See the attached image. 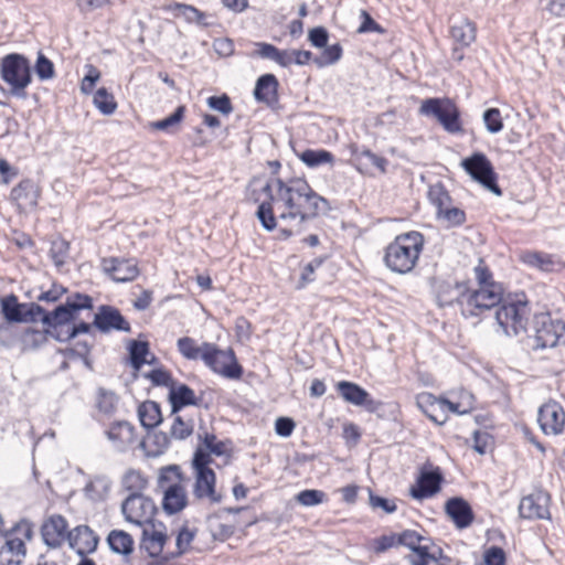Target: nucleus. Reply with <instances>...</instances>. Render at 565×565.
<instances>
[{
  "label": "nucleus",
  "mask_w": 565,
  "mask_h": 565,
  "mask_svg": "<svg viewBox=\"0 0 565 565\" xmlns=\"http://www.w3.org/2000/svg\"><path fill=\"white\" fill-rule=\"evenodd\" d=\"M260 190L265 200L259 203L256 216L268 232L281 223L280 236L284 238L300 233L305 223L329 209L328 201L305 179L285 181L276 178L266 182Z\"/></svg>",
  "instance_id": "nucleus-1"
},
{
  "label": "nucleus",
  "mask_w": 565,
  "mask_h": 565,
  "mask_svg": "<svg viewBox=\"0 0 565 565\" xmlns=\"http://www.w3.org/2000/svg\"><path fill=\"white\" fill-rule=\"evenodd\" d=\"M424 243L423 234L416 231L397 235L385 248L383 256L385 266L396 274L411 273L417 265Z\"/></svg>",
  "instance_id": "nucleus-2"
},
{
  "label": "nucleus",
  "mask_w": 565,
  "mask_h": 565,
  "mask_svg": "<svg viewBox=\"0 0 565 565\" xmlns=\"http://www.w3.org/2000/svg\"><path fill=\"white\" fill-rule=\"evenodd\" d=\"M1 78L10 86V94L25 99V88L32 82L31 65L26 57L18 53L6 55L1 61Z\"/></svg>",
  "instance_id": "nucleus-3"
},
{
  "label": "nucleus",
  "mask_w": 565,
  "mask_h": 565,
  "mask_svg": "<svg viewBox=\"0 0 565 565\" xmlns=\"http://www.w3.org/2000/svg\"><path fill=\"white\" fill-rule=\"evenodd\" d=\"M503 288L500 284H490L477 290L466 289L462 299V316L465 318L479 317L502 302Z\"/></svg>",
  "instance_id": "nucleus-4"
},
{
  "label": "nucleus",
  "mask_w": 565,
  "mask_h": 565,
  "mask_svg": "<svg viewBox=\"0 0 565 565\" xmlns=\"http://www.w3.org/2000/svg\"><path fill=\"white\" fill-rule=\"evenodd\" d=\"M202 361L223 377L238 380L243 375V367L238 364L232 349L221 350L214 343L204 342Z\"/></svg>",
  "instance_id": "nucleus-5"
},
{
  "label": "nucleus",
  "mask_w": 565,
  "mask_h": 565,
  "mask_svg": "<svg viewBox=\"0 0 565 565\" xmlns=\"http://www.w3.org/2000/svg\"><path fill=\"white\" fill-rule=\"evenodd\" d=\"M419 113L434 117L447 132L459 134L462 131L460 111L448 98H427L422 103Z\"/></svg>",
  "instance_id": "nucleus-6"
},
{
  "label": "nucleus",
  "mask_w": 565,
  "mask_h": 565,
  "mask_svg": "<svg viewBox=\"0 0 565 565\" xmlns=\"http://www.w3.org/2000/svg\"><path fill=\"white\" fill-rule=\"evenodd\" d=\"M533 350L555 348L565 333V323L559 319H553L550 313L534 316L533 323Z\"/></svg>",
  "instance_id": "nucleus-7"
},
{
  "label": "nucleus",
  "mask_w": 565,
  "mask_h": 565,
  "mask_svg": "<svg viewBox=\"0 0 565 565\" xmlns=\"http://www.w3.org/2000/svg\"><path fill=\"white\" fill-rule=\"evenodd\" d=\"M530 308L526 301L501 302L495 320L507 335H518L526 330Z\"/></svg>",
  "instance_id": "nucleus-8"
},
{
  "label": "nucleus",
  "mask_w": 565,
  "mask_h": 565,
  "mask_svg": "<svg viewBox=\"0 0 565 565\" xmlns=\"http://www.w3.org/2000/svg\"><path fill=\"white\" fill-rule=\"evenodd\" d=\"M461 166L465 171L477 182L482 184L487 190L497 195H501V189L497 183V175L492 163L482 152H476L463 159Z\"/></svg>",
  "instance_id": "nucleus-9"
},
{
  "label": "nucleus",
  "mask_w": 565,
  "mask_h": 565,
  "mask_svg": "<svg viewBox=\"0 0 565 565\" xmlns=\"http://www.w3.org/2000/svg\"><path fill=\"white\" fill-rule=\"evenodd\" d=\"M153 503L140 493H130L121 504V511L128 522L142 525L153 514Z\"/></svg>",
  "instance_id": "nucleus-10"
},
{
  "label": "nucleus",
  "mask_w": 565,
  "mask_h": 565,
  "mask_svg": "<svg viewBox=\"0 0 565 565\" xmlns=\"http://www.w3.org/2000/svg\"><path fill=\"white\" fill-rule=\"evenodd\" d=\"M537 422L545 435H561L565 427V412L555 401L547 402L539 408Z\"/></svg>",
  "instance_id": "nucleus-11"
},
{
  "label": "nucleus",
  "mask_w": 565,
  "mask_h": 565,
  "mask_svg": "<svg viewBox=\"0 0 565 565\" xmlns=\"http://www.w3.org/2000/svg\"><path fill=\"white\" fill-rule=\"evenodd\" d=\"M444 477L440 468L426 462L417 479V487L413 488L411 493L415 499L429 498L439 492Z\"/></svg>",
  "instance_id": "nucleus-12"
},
{
  "label": "nucleus",
  "mask_w": 565,
  "mask_h": 565,
  "mask_svg": "<svg viewBox=\"0 0 565 565\" xmlns=\"http://www.w3.org/2000/svg\"><path fill=\"white\" fill-rule=\"evenodd\" d=\"M94 326L104 333L111 330L130 331V324L120 313V311L111 306L103 305L94 317Z\"/></svg>",
  "instance_id": "nucleus-13"
},
{
  "label": "nucleus",
  "mask_w": 565,
  "mask_h": 565,
  "mask_svg": "<svg viewBox=\"0 0 565 565\" xmlns=\"http://www.w3.org/2000/svg\"><path fill=\"white\" fill-rule=\"evenodd\" d=\"M550 495L544 491H537L523 497L519 504V513L523 519H548Z\"/></svg>",
  "instance_id": "nucleus-14"
},
{
  "label": "nucleus",
  "mask_w": 565,
  "mask_h": 565,
  "mask_svg": "<svg viewBox=\"0 0 565 565\" xmlns=\"http://www.w3.org/2000/svg\"><path fill=\"white\" fill-rule=\"evenodd\" d=\"M337 391L347 403L363 406L369 412H374L379 406V403L370 396L369 392L356 383L340 381L337 383Z\"/></svg>",
  "instance_id": "nucleus-15"
},
{
  "label": "nucleus",
  "mask_w": 565,
  "mask_h": 565,
  "mask_svg": "<svg viewBox=\"0 0 565 565\" xmlns=\"http://www.w3.org/2000/svg\"><path fill=\"white\" fill-rule=\"evenodd\" d=\"M103 268L117 282L131 281L139 275V268L135 259L105 258L103 259Z\"/></svg>",
  "instance_id": "nucleus-16"
},
{
  "label": "nucleus",
  "mask_w": 565,
  "mask_h": 565,
  "mask_svg": "<svg viewBox=\"0 0 565 565\" xmlns=\"http://www.w3.org/2000/svg\"><path fill=\"white\" fill-rule=\"evenodd\" d=\"M433 288L439 307L451 306L454 302H457L462 311V299L466 296L467 289L465 284L435 280Z\"/></svg>",
  "instance_id": "nucleus-17"
},
{
  "label": "nucleus",
  "mask_w": 565,
  "mask_h": 565,
  "mask_svg": "<svg viewBox=\"0 0 565 565\" xmlns=\"http://www.w3.org/2000/svg\"><path fill=\"white\" fill-rule=\"evenodd\" d=\"M70 546L81 556L96 551L98 536L87 525H78L67 534Z\"/></svg>",
  "instance_id": "nucleus-18"
},
{
  "label": "nucleus",
  "mask_w": 565,
  "mask_h": 565,
  "mask_svg": "<svg viewBox=\"0 0 565 565\" xmlns=\"http://www.w3.org/2000/svg\"><path fill=\"white\" fill-rule=\"evenodd\" d=\"M67 534V522L60 514L50 516L41 527L44 544L52 548L60 547Z\"/></svg>",
  "instance_id": "nucleus-19"
},
{
  "label": "nucleus",
  "mask_w": 565,
  "mask_h": 565,
  "mask_svg": "<svg viewBox=\"0 0 565 565\" xmlns=\"http://www.w3.org/2000/svg\"><path fill=\"white\" fill-rule=\"evenodd\" d=\"M416 405L435 424L444 425L448 415L445 412V402L437 398L434 394L424 392L417 395Z\"/></svg>",
  "instance_id": "nucleus-20"
},
{
  "label": "nucleus",
  "mask_w": 565,
  "mask_h": 565,
  "mask_svg": "<svg viewBox=\"0 0 565 565\" xmlns=\"http://www.w3.org/2000/svg\"><path fill=\"white\" fill-rule=\"evenodd\" d=\"M33 311L40 317L41 321L49 328H55L58 326H71V322L76 319V312L67 307V303L57 306L53 311H46L41 306H33Z\"/></svg>",
  "instance_id": "nucleus-21"
},
{
  "label": "nucleus",
  "mask_w": 565,
  "mask_h": 565,
  "mask_svg": "<svg viewBox=\"0 0 565 565\" xmlns=\"http://www.w3.org/2000/svg\"><path fill=\"white\" fill-rule=\"evenodd\" d=\"M445 511L458 529L468 527L473 521L470 504L460 497L449 499L445 504Z\"/></svg>",
  "instance_id": "nucleus-22"
},
{
  "label": "nucleus",
  "mask_w": 565,
  "mask_h": 565,
  "mask_svg": "<svg viewBox=\"0 0 565 565\" xmlns=\"http://www.w3.org/2000/svg\"><path fill=\"white\" fill-rule=\"evenodd\" d=\"M106 435L118 451H125L136 439L135 427L126 420H119L110 425Z\"/></svg>",
  "instance_id": "nucleus-23"
},
{
  "label": "nucleus",
  "mask_w": 565,
  "mask_h": 565,
  "mask_svg": "<svg viewBox=\"0 0 565 565\" xmlns=\"http://www.w3.org/2000/svg\"><path fill=\"white\" fill-rule=\"evenodd\" d=\"M216 477L213 470L195 471L193 493L198 499H209L213 503L221 501L222 497L215 492Z\"/></svg>",
  "instance_id": "nucleus-24"
},
{
  "label": "nucleus",
  "mask_w": 565,
  "mask_h": 565,
  "mask_svg": "<svg viewBox=\"0 0 565 565\" xmlns=\"http://www.w3.org/2000/svg\"><path fill=\"white\" fill-rule=\"evenodd\" d=\"M278 79L274 74H264L258 77L254 88V97L267 106L278 103Z\"/></svg>",
  "instance_id": "nucleus-25"
},
{
  "label": "nucleus",
  "mask_w": 565,
  "mask_h": 565,
  "mask_svg": "<svg viewBox=\"0 0 565 565\" xmlns=\"http://www.w3.org/2000/svg\"><path fill=\"white\" fill-rule=\"evenodd\" d=\"M169 402L171 404L172 414H178L185 406L199 405V399L196 398L194 391L185 384H180L170 388Z\"/></svg>",
  "instance_id": "nucleus-26"
},
{
  "label": "nucleus",
  "mask_w": 565,
  "mask_h": 565,
  "mask_svg": "<svg viewBox=\"0 0 565 565\" xmlns=\"http://www.w3.org/2000/svg\"><path fill=\"white\" fill-rule=\"evenodd\" d=\"M476 25L467 18H458L450 26L451 39L461 47L469 46L476 40Z\"/></svg>",
  "instance_id": "nucleus-27"
},
{
  "label": "nucleus",
  "mask_w": 565,
  "mask_h": 565,
  "mask_svg": "<svg viewBox=\"0 0 565 565\" xmlns=\"http://www.w3.org/2000/svg\"><path fill=\"white\" fill-rule=\"evenodd\" d=\"M186 493L180 483H172L164 489L162 507L168 514H174L185 508Z\"/></svg>",
  "instance_id": "nucleus-28"
},
{
  "label": "nucleus",
  "mask_w": 565,
  "mask_h": 565,
  "mask_svg": "<svg viewBox=\"0 0 565 565\" xmlns=\"http://www.w3.org/2000/svg\"><path fill=\"white\" fill-rule=\"evenodd\" d=\"M166 540V534L154 530L153 525L147 526L142 530L141 547L145 548L151 557H156L162 552Z\"/></svg>",
  "instance_id": "nucleus-29"
},
{
  "label": "nucleus",
  "mask_w": 565,
  "mask_h": 565,
  "mask_svg": "<svg viewBox=\"0 0 565 565\" xmlns=\"http://www.w3.org/2000/svg\"><path fill=\"white\" fill-rule=\"evenodd\" d=\"M138 416L141 425L147 428H154L162 422L160 405L154 401H146L138 407Z\"/></svg>",
  "instance_id": "nucleus-30"
},
{
  "label": "nucleus",
  "mask_w": 565,
  "mask_h": 565,
  "mask_svg": "<svg viewBox=\"0 0 565 565\" xmlns=\"http://www.w3.org/2000/svg\"><path fill=\"white\" fill-rule=\"evenodd\" d=\"M111 481L106 476H95L85 486V495L95 502L103 501L110 491Z\"/></svg>",
  "instance_id": "nucleus-31"
},
{
  "label": "nucleus",
  "mask_w": 565,
  "mask_h": 565,
  "mask_svg": "<svg viewBox=\"0 0 565 565\" xmlns=\"http://www.w3.org/2000/svg\"><path fill=\"white\" fill-rule=\"evenodd\" d=\"M109 548L117 554L129 555L134 551V540L125 531L113 530L107 536Z\"/></svg>",
  "instance_id": "nucleus-32"
},
{
  "label": "nucleus",
  "mask_w": 565,
  "mask_h": 565,
  "mask_svg": "<svg viewBox=\"0 0 565 565\" xmlns=\"http://www.w3.org/2000/svg\"><path fill=\"white\" fill-rule=\"evenodd\" d=\"M26 554V547L24 542L19 537L7 540L4 546L0 551L1 557L10 555L9 558H4L9 565H21Z\"/></svg>",
  "instance_id": "nucleus-33"
},
{
  "label": "nucleus",
  "mask_w": 565,
  "mask_h": 565,
  "mask_svg": "<svg viewBox=\"0 0 565 565\" xmlns=\"http://www.w3.org/2000/svg\"><path fill=\"white\" fill-rule=\"evenodd\" d=\"M128 351L131 366L139 371L148 362L147 356L150 354L149 343L147 341L132 340L129 343Z\"/></svg>",
  "instance_id": "nucleus-34"
},
{
  "label": "nucleus",
  "mask_w": 565,
  "mask_h": 565,
  "mask_svg": "<svg viewBox=\"0 0 565 565\" xmlns=\"http://www.w3.org/2000/svg\"><path fill=\"white\" fill-rule=\"evenodd\" d=\"M170 9L175 11L177 17L184 18L188 22H195L199 25H206V14L193 6L175 2L170 6Z\"/></svg>",
  "instance_id": "nucleus-35"
},
{
  "label": "nucleus",
  "mask_w": 565,
  "mask_h": 565,
  "mask_svg": "<svg viewBox=\"0 0 565 565\" xmlns=\"http://www.w3.org/2000/svg\"><path fill=\"white\" fill-rule=\"evenodd\" d=\"M177 348L180 354L188 360H202L204 342L202 343L201 347H199L193 338L182 337L178 339Z\"/></svg>",
  "instance_id": "nucleus-36"
},
{
  "label": "nucleus",
  "mask_w": 565,
  "mask_h": 565,
  "mask_svg": "<svg viewBox=\"0 0 565 565\" xmlns=\"http://www.w3.org/2000/svg\"><path fill=\"white\" fill-rule=\"evenodd\" d=\"M428 199L437 212L451 204V198L441 182L429 185Z\"/></svg>",
  "instance_id": "nucleus-37"
},
{
  "label": "nucleus",
  "mask_w": 565,
  "mask_h": 565,
  "mask_svg": "<svg viewBox=\"0 0 565 565\" xmlns=\"http://www.w3.org/2000/svg\"><path fill=\"white\" fill-rule=\"evenodd\" d=\"M93 102L96 108L104 115H111L117 108L114 96L104 87L96 90Z\"/></svg>",
  "instance_id": "nucleus-38"
},
{
  "label": "nucleus",
  "mask_w": 565,
  "mask_h": 565,
  "mask_svg": "<svg viewBox=\"0 0 565 565\" xmlns=\"http://www.w3.org/2000/svg\"><path fill=\"white\" fill-rule=\"evenodd\" d=\"M301 161L307 164L310 168L318 167L323 163H332L333 162V154L330 151L327 150H305L300 154Z\"/></svg>",
  "instance_id": "nucleus-39"
},
{
  "label": "nucleus",
  "mask_w": 565,
  "mask_h": 565,
  "mask_svg": "<svg viewBox=\"0 0 565 565\" xmlns=\"http://www.w3.org/2000/svg\"><path fill=\"white\" fill-rule=\"evenodd\" d=\"M342 46L339 43L324 46L321 54L313 58L318 67H326L337 63L342 57Z\"/></svg>",
  "instance_id": "nucleus-40"
},
{
  "label": "nucleus",
  "mask_w": 565,
  "mask_h": 565,
  "mask_svg": "<svg viewBox=\"0 0 565 565\" xmlns=\"http://www.w3.org/2000/svg\"><path fill=\"white\" fill-rule=\"evenodd\" d=\"M15 200H28L30 204L36 203V188L31 180H23L11 192Z\"/></svg>",
  "instance_id": "nucleus-41"
},
{
  "label": "nucleus",
  "mask_w": 565,
  "mask_h": 565,
  "mask_svg": "<svg viewBox=\"0 0 565 565\" xmlns=\"http://www.w3.org/2000/svg\"><path fill=\"white\" fill-rule=\"evenodd\" d=\"M2 313L8 321L20 322L23 320L21 306L18 303L17 297L11 295L1 302Z\"/></svg>",
  "instance_id": "nucleus-42"
},
{
  "label": "nucleus",
  "mask_w": 565,
  "mask_h": 565,
  "mask_svg": "<svg viewBox=\"0 0 565 565\" xmlns=\"http://www.w3.org/2000/svg\"><path fill=\"white\" fill-rule=\"evenodd\" d=\"M327 499H328V497H327L326 492H323L322 490H317V489H307V490L300 491L296 495L297 502L303 507H315V505L326 502Z\"/></svg>",
  "instance_id": "nucleus-43"
},
{
  "label": "nucleus",
  "mask_w": 565,
  "mask_h": 565,
  "mask_svg": "<svg viewBox=\"0 0 565 565\" xmlns=\"http://www.w3.org/2000/svg\"><path fill=\"white\" fill-rule=\"evenodd\" d=\"M118 397L114 392L106 391L104 388L98 390L96 405L102 413L111 415L116 409Z\"/></svg>",
  "instance_id": "nucleus-44"
},
{
  "label": "nucleus",
  "mask_w": 565,
  "mask_h": 565,
  "mask_svg": "<svg viewBox=\"0 0 565 565\" xmlns=\"http://www.w3.org/2000/svg\"><path fill=\"white\" fill-rule=\"evenodd\" d=\"M173 423L170 428V437L174 439H185L193 431V423L192 420H183V418L177 414H173Z\"/></svg>",
  "instance_id": "nucleus-45"
},
{
  "label": "nucleus",
  "mask_w": 565,
  "mask_h": 565,
  "mask_svg": "<svg viewBox=\"0 0 565 565\" xmlns=\"http://www.w3.org/2000/svg\"><path fill=\"white\" fill-rule=\"evenodd\" d=\"M437 217L446 221L450 226H459L465 223L466 213L463 210L454 207L450 204L444 210H440V212H437Z\"/></svg>",
  "instance_id": "nucleus-46"
},
{
  "label": "nucleus",
  "mask_w": 565,
  "mask_h": 565,
  "mask_svg": "<svg viewBox=\"0 0 565 565\" xmlns=\"http://www.w3.org/2000/svg\"><path fill=\"white\" fill-rule=\"evenodd\" d=\"M487 130L490 134H498L503 129L501 111L498 108H488L482 115Z\"/></svg>",
  "instance_id": "nucleus-47"
},
{
  "label": "nucleus",
  "mask_w": 565,
  "mask_h": 565,
  "mask_svg": "<svg viewBox=\"0 0 565 565\" xmlns=\"http://www.w3.org/2000/svg\"><path fill=\"white\" fill-rule=\"evenodd\" d=\"M122 486L130 493H139L146 487V480L139 471L129 470L122 478Z\"/></svg>",
  "instance_id": "nucleus-48"
},
{
  "label": "nucleus",
  "mask_w": 565,
  "mask_h": 565,
  "mask_svg": "<svg viewBox=\"0 0 565 565\" xmlns=\"http://www.w3.org/2000/svg\"><path fill=\"white\" fill-rule=\"evenodd\" d=\"M182 480V473L180 467L177 465H170L161 468L159 475V484L161 488H167V486L172 483H180Z\"/></svg>",
  "instance_id": "nucleus-49"
},
{
  "label": "nucleus",
  "mask_w": 565,
  "mask_h": 565,
  "mask_svg": "<svg viewBox=\"0 0 565 565\" xmlns=\"http://www.w3.org/2000/svg\"><path fill=\"white\" fill-rule=\"evenodd\" d=\"M34 70L42 81L51 79L55 75L54 64L41 52L38 54Z\"/></svg>",
  "instance_id": "nucleus-50"
},
{
  "label": "nucleus",
  "mask_w": 565,
  "mask_h": 565,
  "mask_svg": "<svg viewBox=\"0 0 565 565\" xmlns=\"http://www.w3.org/2000/svg\"><path fill=\"white\" fill-rule=\"evenodd\" d=\"M184 113L185 106L181 105L177 107V109L170 116L166 117L164 119L152 122L151 126L157 130H168L171 127H174L181 122V120L184 117Z\"/></svg>",
  "instance_id": "nucleus-51"
},
{
  "label": "nucleus",
  "mask_w": 565,
  "mask_h": 565,
  "mask_svg": "<svg viewBox=\"0 0 565 565\" xmlns=\"http://www.w3.org/2000/svg\"><path fill=\"white\" fill-rule=\"evenodd\" d=\"M68 254V243L64 239H55L50 248V256L57 267L64 265Z\"/></svg>",
  "instance_id": "nucleus-52"
},
{
  "label": "nucleus",
  "mask_w": 565,
  "mask_h": 565,
  "mask_svg": "<svg viewBox=\"0 0 565 565\" xmlns=\"http://www.w3.org/2000/svg\"><path fill=\"white\" fill-rule=\"evenodd\" d=\"M398 542L399 545H403L412 551L418 543L430 542V539L422 536L414 530H405L402 533H398Z\"/></svg>",
  "instance_id": "nucleus-53"
},
{
  "label": "nucleus",
  "mask_w": 565,
  "mask_h": 565,
  "mask_svg": "<svg viewBox=\"0 0 565 565\" xmlns=\"http://www.w3.org/2000/svg\"><path fill=\"white\" fill-rule=\"evenodd\" d=\"M522 259L525 264H529L543 270H547L552 265V260L547 255L537 252L525 253L522 256Z\"/></svg>",
  "instance_id": "nucleus-54"
},
{
  "label": "nucleus",
  "mask_w": 565,
  "mask_h": 565,
  "mask_svg": "<svg viewBox=\"0 0 565 565\" xmlns=\"http://www.w3.org/2000/svg\"><path fill=\"white\" fill-rule=\"evenodd\" d=\"M150 440L154 449L149 450V455L153 457L162 455L170 446V436L163 431L154 433Z\"/></svg>",
  "instance_id": "nucleus-55"
},
{
  "label": "nucleus",
  "mask_w": 565,
  "mask_h": 565,
  "mask_svg": "<svg viewBox=\"0 0 565 565\" xmlns=\"http://www.w3.org/2000/svg\"><path fill=\"white\" fill-rule=\"evenodd\" d=\"M87 73L85 74L82 84H81V90L84 94H90L93 92V88L95 84L100 78V72L92 64H87L86 66Z\"/></svg>",
  "instance_id": "nucleus-56"
},
{
  "label": "nucleus",
  "mask_w": 565,
  "mask_h": 565,
  "mask_svg": "<svg viewBox=\"0 0 565 565\" xmlns=\"http://www.w3.org/2000/svg\"><path fill=\"white\" fill-rule=\"evenodd\" d=\"M67 307L73 309L76 313L83 309L93 308V299L88 295L76 292L66 299Z\"/></svg>",
  "instance_id": "nucleus-57"
},
{
  "label": "nucleus",
  "mask_w": 565,
  "mask_h": 565,
  "mask_svg": "<svg viewBox=\"0 0 565 565\" xmlns=\"http://www.w3.org/2000/svg\"><path fill=\"white\" fill-rule=\"evenodd\" d=\"M212 462L211 452L199 447L193 456L192 466L195 471L212 470L209 466Z\"/></svg>",
  "instance_id": "nucleus-58"
},
{
  "label": "nucleus",
  "mask_w": 565,
  "mask_h": 565,
  "mask_svg": "<svg viewBox=\"0 0 565 565\" xmlns=\"http://www.w3.org/2000/svg\"><path fill=\"white\" fill-rule=\"evenodd\" d=\"M398 534L382 535L373 541V550L375 553L381 554L385 551L398 546Z\"/></svg>",
  "instance_id": "nucleus-59"
},
{
  "label": "nucleus",
  "mask_w": 565,
  "mask_h": 565,
  "mask_svg": "<svg viewBox=\"0 0 565 565\" xmlns=\"http://www.w3.org/2000/svg\"><path fill=\"white\" fill-rule=\"evenodd\" d=\"M207 105L214 109V110H217L224 115H228L230 113H232L233 110V107H232V103H231V99L227 95H222V96H211L207 98Z\"/></svg>",
  "instance_id": "nucleus-60"
},
{
  "label": "nucleus",
  "mask_w": 565,
  "mask_h": 565,
  "mask_svg": "<svg viewBox=\"0 0 565 565\" xmlns=\"http://www.w3.org/2000/svg\"><path fill=\"white\" fill-rule=\"evenodd\" d=\"M356 157H365L372 166L377 168L382 173L386 172L388 160L382 156L372 152L370 149L363 148L361 151L354 152Z\"/></svg>",
  "instance_id": "nucleus-61"
},
{
  "label": "nucleus",
  "mask_w": 565,
  "mask_h": 565,
  "mask_svg": "<svg viewBox=\"0 0 565 565\" xmlns=\"http://www.w3.org/2000/svg\"><path fill=\"white\" fill-rule=\"evenodd\" d=\"M329 33L323 26H316L309 31L308 40L315 47L322 49L327 45Z\"/></svg>",
  "instance_id": "nucleus-62"
},
{
  "label": "nucleus",
  "mask_w": 565,
  "mask_h": 565,
  "mask_svg": "<svg viewBox=\"0 0 565 565\" xmlns=\"http://www.w3.org/2000/svg\"><path fill=\"white\" fill-rule=\"evenodd\" d=\"M194 539V532L190 531L188 527H182L175 540V545L178 548V555L183 554L190 547L192 541Z\"/></svg>",
  "instance_id": "nucleus-63"
},
{
  "label": "nucleus",
  "mask_w": 565,
  "mask_h": 565,
  "mask_svg": "<svg viewBox=\"0 0 565 565\" xmlns=\"http://www.w3.org/2000/svg\"><path fill=\"white\" fill-rule=\"evenodd\" d=\"M483 559L486 565H504L505 554L501 547L491 546L484 552Z\"/></svg>",
  "instance_id": "nucleus-64"
}]
</instances>
